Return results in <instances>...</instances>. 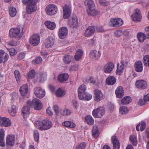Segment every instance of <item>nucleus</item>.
<instances>
[{
	"mask_svg": "<svg viewBox=\"0 0 149 149\" xmlns=\"http://www.w3.org/2000/svg\"><path fill=\"white\" fill-rule=\"evenodd\" d=\"M37 0H23L22 2L26 5V11L29 14H31L35 12L37 10L36 4Z\"/></svg>",
	"mask_w": 149,
	"mask_h": 149,
	"instance_id": "obj_1",
	"label": "nucleus"
},
{
	"mask_svg": "<svg viewBox=\"0 0 149 149\" xmlns=\"http://www.w3.org/2000/svg\"><path fill=\"white\" fill-rule=\"evenodd\" d=\"M52 125V123L48 120L38 122L36 125L37 127L41 131L47 130L50 128Z\"/></svg>",
	"mask_w": 149,
	"mask_h": 149,
	"instance_id": "obj_2",
	"label": "nucleus"
},
{
	"mask_svg": "<svg viewBox=\"0 0 149 149\" xmlns=\"http://www.w3.org/2000/svg\"><path fill=\"white\" fill-rule=\"evenodd\" d=\"M28 105L31 107H33L36 110H40L42 107V104L40 101L38 99H33L32 101L29 100L27 102Z\"/></svg>",
	"mask_w": 149,
	"mask_h": 149,
	"instance_id": "obj_3",
	"label": "nucleus"
},
{
	"mask_svg": "<svg viewBox=\"0 0 149 149\" xmlns=\"http://www.w3.org/2000/svg\"><path fill=\"white\" fill-rule=\"evenodd\" d=\"M22 32L20 33V29L18 28L11 29L9 31V35L12 38H20L22 37Z\"/></svg>",
	"mask_w": 149,
	"mask_h": 149,
	"instance_id": "obj_4",
	"label": "nucleus"
},
{
	"mask_svg": "<svg viewBox=\"0 0 149 149\" xmlns=\"http://www.w3.org/2000/svg\"><path fill=\"white\" fill-rule=\"evenodd\" d=\"M105 113V109L104 107H100L94 109L92 111L93 116L95 118H100L102 117Z\"/></svg>",
	"mask_w": 149,
	"mask_h": 149,
	"instance_id": "obj_5",
	"label": "nucleus"
},
{
	"mask_svg": "<svg viewBox=\"0 0 149 149\" xmlns=\"http://www.w3.org/2000/svg\"><path fill=\"white\" fill-rule=\"evenodd\" d=\"M123 23V20L120 18H111L109 23V25L110 26L118 27L122 25Z\"/></svg>",
	"mask_w": 149,
	"mask_h": 149,
	"instance_id": "obj_6",
	"label": "nucleus"
},
{
	"mask_svg": "<svg viewBox=\"0 0 149 149\" xmlns=\"http://www.w3.org/2000/svg\"><path fill=\"white\" fill-rule=\"evenodd\" d=\"M57 11V7L54 4H50L46 8V12L47 15H52L56 14Z\"/></svg>",
	"mask_w": 149,
	"mask_h": 149,
	"instance_id": "obj_7",
	"label": "nucleus"
},
{
	"mask_svg": "<svg viewBox=\"0 0 149 149\" xmlns=\"http://www.w3.org/2000/svg\"><path fill=\"white\" fill-rule=\"evenodd\" d=\"M40 37L38 34L32 35L29 40L30 43L33 46H36L40 43Z\"/></svg>",
	"mask_w": 149,
	"mask_h": 149,
	"instance_id": "obj_8",
	"label": "nucleus"
},
{
	"mask_svg": "<svg viewBox=\"0 0 149 149\" xmlns=\"http://www.w3.org/2000/svg\"><path fill=\"white\" fill-rule=\"evenodd\" d=\"M34 90V94L37 97L41 98L44 96L45 94V91L41 88L36 87Z\"/></svg>",
	"mask_w": 149,
	"mask_h": 149,
	"instance_id": "obj_9",
	"label": "nucleus"
},
{
	"mask_svg": "<svg viewBox=\"0 0 149 149\" xmlns=\"http://www.w3.org/2000/svg\"><path fill=\"white\" fill-rule=\"evenodd\" d=\"M140 13L141 11L139 9H136L135 13L131 16L133 21L137 22L141 21V16Z\"/></svg>",
	"mask_w": 149,
	"mask_h": 149,
	"instance_id": "obj_10",
	"label": "nucleus"
},
{
	"mask_svg": "<svg viewBox=\"0 0 149 149\" xmlns=\"http://www.w3.org/2000/svg\"><path fill=\"white\" fill-rule=\"evenodd\" d=\"M63 17L65 19L68 18L71 14V9L69 6L65 4L63 8Z\"/></svg>",
	"mask_w": 149,
	"mask_h": 149,
	"instance_id": "obj_11",
	"label": "nucleus"
},
{
	"mask_svg": "<svg viewBox=\"0 0 149 149\" xmlns=\"http://www.w3.org/2000/svg\"><path fill=\"white\" fill-rule=\"evenodd\" d=\"M6 147L9 146H12L14 145L15 142V137L13 135H8L6 139Z\"/></svg>",
	"mask_w": 149,
	"mask_h": 149,
	"instance_id": "obj_12",
	"label": "nucleus"
},
{
	"mask_svg": "<svg viewBox=\"0 0 149 149\" xmlns=\"http://www.w3.org/2000/svg\"><path fill=\"white\" fill-rule=\"evenodd\" d=\"M68 33L67 27H63L60 28L59 30L58 36L60 38L64 39Z\"/></svg>",
	"mask_w": 149,
	"mask_h": 149,
	"instance_id": "obj_13",
	"label": "nucleus"
},
{
	"mask_svg": "<svg viewBox=\"0 0 149 149\" xmlns=\"http://www.w3.org/2000/svg\"><path fill=\"white\" fill-rule=\"evenodd\" d=\"M11 124V122L9 119L0 117V126L7 127L10 125Z\"/></svg>",
	"mask_w": 149,
	"mask_h": 149,
	"instance_id": "obj_14",
	"label": "nucleus"
},
{
	"mask_svg": "<svg viewBox=\"0 0 149 149\" xmlns=\"http://www.w3.org/2000/svg\"><path fill=\"white\" fill-rule=\"evenodd\" d=\"M94 99L96 101H100L103 97V94L101 91L98 89L95 90L94 91Z\"/></svg>",
	"mask_w": 149,
	"mask_h": 149,
	"instance_id": "obj_15",
	"label": "nucleus"
},
{
	"mask_svg": "<svg viewBox=\"0 0 149 149\" xmlns=\"http://www.w3.org/2000/svg\"><path fill=\"white\" fill-rule=\"evenodd\" d=\"M100 55L101 53L99 51L92 50L90 52L89 56L91 59H97L100 58Z\"/></svg>",
	"mask_w": 149,
	"mask_h": 149,
	"instance_id": "obj_16",
	"label": "nucleus"
},
{
	"mask_svg": "<svg viewBox=\"0 0 149 149\" xmlns=\"http://www.w3.org/2000/svg\"><path fill=\"white\" fill-rule=\"evenodd\" d=\"M114 65L113 63L111 62L107 63L104 68V72L107 73H110L114 68Z\"/></svg>",
	"mask_w": 149,
	"mask_h": 149,
	"instance_id": "obj_17",
	"label": "nucleus"
},
{
	"mask_svg": "<svg viewBox=\"0 0 149 149\" xmlns=\"http://www.w3.org/2000/svg\"><path fill=\"white\" fill-rule=\"evenodd\" d=\"M54 39L52 37H50L47 38L44 43L45 47L48 48L52 47L54 45Z\"/></svg>",
	"mask_w": 149,
	"mask_h": 149,
	"instance_id": "obj_18",
	"label": "nucleus"
},
{
	"mask_svg": "<svg viewBox=\"0 0 149 149\" xmlns=\"http://www.w3.org/2000/svg\"><path fill=\"white\" fill-rule=\"evenodd\" d=\"M111 141L113 144V149H119L120 144L117 137L113 136L111 137Z\"/></svg>",
	"mask_w": 149,
	"mask_h": 149,
	"instance_id": "obj_19",
	"label": "nucleus"
},
{
	"mask_svg": "<svg viewBox=\"0 0 149 149\" xmlns=\"http://www.w3.org/2000/svg\"><path fill=\"white\" fill-rule=\"evenodd\" d=\"M136 87L141 89H145L147 87L146 82L143 80H139L137 81L136 82Z\"/></svg>",
	"mask_w": 149,
	"mask_h": 149,
	"instance_id": "obj_20",
	"label": "nucleus"
},
{
	"mask_svg": "<svg viewBox=\"0 0 149 149\" xmlns=\"http://www.w3.org/2000/svg\"><path fill=\"white\" fill-rule=\"evenodd\" d=\"M19 92L22 96L26 97L27 96L28 92V86L26 84L22 85L20 88Z\"/></svg>",
	"mask_w": 149,
	"mask_h": 149,
	"instance_id": "obj_21",
	"label": "nucleus"
},
{
	"mask_svg": "<svg viewBox=\"0 0 149 149\" xmlns=\"http://www.w3.org/2000/svg\"><path fill=\"white\" fill-rule=\"evenodd\" d=\"M95 29L94 27L90 26L86 29L85 35L86 37H90L92 36L95 32Z\"/></svg>",
	"mask_w": 149,
	"mask_h": 149,
	"instance_id": "obj_22",
	"label": "nucleus"
},
{
	"mask_svg": "<svg viewBox=\"0 0 149 149\" xmlns=\"http://www.w3.org/2000/svg\"><path fill=\"white\" fill-rule=\"evenodd\" d=\"M8 55L2 50H0V63H5L6 62L8 58Z\"/></svg>",
	"mask_w": 149,
	"mask_h": 149,
	"instance_id": "obj_23",
	"label": "nucleus"
},
{
	"mask_svg": "<svg viewBox=\"0 0 149 149\" xmlns=\"http://www.w3.org/2000/svg\"><path fill=\"white\" fill-rule=\"evenodd\" d=\"M31 107L28 105L27 104V105L24 106L22 108V115L24 118H26L28 114L30 113L29 111L30 110Z\"/></svg>",
	"mask_w": 149,
	"mask_h": 149,
	"instance_id": "obj_24",
	"label": "nucleus"
},
{
	"mask_svg": "<svg viewBox=\"0 0 149 149\" xmlns=\"http://www.w3.org/2000/svg\"><path fill=\"white\" fill-rule=\"evenodd\" d=\"M124 93L123 88L121 86L118 87L115 91L116 96L118 98H121L123 96Z\"/></svg>",
	"mask_w": 149,
	"mask_h": 149,
	"instance_id": "obj_25",
	"label": "nucleus"
},
{
	"mask_svg": "<svg viewBox=\"0 0 149 149\" xmlns=\"http://www.w3.org/2000/svg\"><path fill=\"white\" fill-rule=\"evenodd\" d=\"M78 21L76 16L72 17V21L69 23V25L71 28L74 29L77 27L78 25Z\"/></svg>",
	"mask_w": 149,
	"mask_h": 149,
	"instance_id": "obj_26",
	"label": "nucleus"
},
{
	"mask_svg": "<svg viewBox=\"0 0 149 149\" xmlns=\"http://www.w3.org/2000/svg\"><path fill=\"white\" fill-rule=\"evenodd\" d=\"M5 136V131L3 129H1L0 130V146H4L5 145L4 142V137Z\"/></svg>",
	"mask_w": 149,
	"mask_h": 149,
	"instance_id": "obj_27",
	"label": "nucleus"
},
{
	"mask_svg": "<svg viewBox=\"0 0 149 149\" xmlns=\"http://www.w3.org/2000/svg\"><path fill=\"white\" fill-rule=\"evenodd\" d=\"M106 82L108 85H113L116 82V79L113 76L109 77L106 79Z\"/></svg>",
	"mask_w": 149,
	"mask_h": 149,
	"instance_id": "obj_28",
	"label": "nucleus"
},
{
	"mask_svg": "<svg viewBox=\"0 0 149 149\" xmlns=\"http://www.w3.org/2000/svg\"><path fill=\"white\" fill-rule=\"evenodd\" d=\"M121 65L119 67V64H118L117 66V69L116 71V74L118 75H120L122 73L124 68V63L121 61Z\"/></svg>",
	"mask_w": 149,
	"mask_h": 149,
	"instance_id": "obj_29",
	"label": "nucleus"
},
{
	"mask_svg": "<svg viewBox=\"0 0 149 149\" xmlns=\"http://www.w3.org/2000/svg\"><path fill=\"white\" fill-rule=\"evenodd\" d=\"M86 11L88 15L92 16L96 15L99 13L98 11L95 9L94 7L91 9H87Z\"/></svg>",
	"mask_w": 149,
	"mask_h": 149,
	"instance_id": "obj_30",
	"label": "nucleus"
},
{
	"mask_svg": "<svg viewBox=\"0 0 149 149\" xmlns=\"http://www.w3.org/2000/svg\"><path fill=\"white\" fill-rule=\"evenodd\" d=\"M135 70L137 72H141L143 70V65L141 61H137L135 63Z\"/></svg>",
	"mask_w": 149,
	"mask_h": 149,
	"instance_id": "obj_31",
	"label": "nucleus"
},
{
	"mask_svg": "<svg viewBox=\"0 0 149 149\" xmlns=\"http://www.w3.org/2000/svg\"><path fill=\"white\" fill-rule=\"evenodd\" d=\"M45 24L48 29L51 30H53L56 27L55 23L49 21H46Z\"/></svg>",
	"mask_w": 149,
	"mask_h": 149,
	"instance_id": "obj_32",
	"label": "nucleus"
},
{
	"mask_svg": "<svg viewBox=\"0 0 149 149\" xmlns=\"http://www.w3.org/2000/svg\"><path fill=\"white\" fill-rule=\"evenodd\" d=\"M146 33L145 34L142 32H140L137 34V37L139 41L142 42L146 39Z\"/></svg>",
	"mask_w": 149,
	"mask_h": 149,
	"instance_id": "obj_33",
	"label": "nucleus"
},
{
	"mask_svg": "<svg viewBox=\"0 0 149 149\" xmlns=\"http://www.w3.org/2000/svg\"><path fill=\"white\" fill-rule=\"evenodd\" d=\"M69 77L68 74L64 73L59 75L58 79L61 81H63L67 80L68 79Z\"/></svg>",
	"mask_w": 149,
	"mask_h": 149,
	"instance_id": "obj_34",
	"label": "nucleus"
},
{
	"mask_svg": "<svg viewBox=\"0 0 149 149\" xmlns=\"http://www.w3.org/2000/svg\"><path fill=\"white\" fill-rule=\"evenodd\" d=\"M86 86L84 85H82L79 87L78 90L79 97L82 95L83 93L86 92Z\"/></svg>",
	"mask_w": 149,
	"mask_h": 149,
	"instance_id": "obj_35",
	"label": "nucleus"
},
{
	"mask_svg": "<svg viewBox=\"0 0 149 149\" xmlns=\"http://www.w3.org/2000/svg\"><path fill=\"white\" fill-rule=\"evenodd\" d=\"M84 3L85 5L88 8V9L94 7V3L92 0H86L84 1Z\"/></svg>",
	"mask_w": 149,
	"mask_h": 149,
	"instance_id": "obj_36",
	"label": "nucleus"
},
{
	"mask_svg": "<svg viewBox=\"0 0 149 149\" xmlns=\"http://www.w3.org/2000/svg\"><path fill=\"white\" fill-rule=\"evenodd\" d=\"M83 52L82 50L80 49H78L77 51L76 54L74 56L75 59L77 61L80 59L82 56Z\"/></svg>",
	"mask_w": 149,
	"mask_h": 149,
	"instance_id": "obj_37",
	"label": "nucleus"
},
{
	"mask_svg": "<svg viewBox=\"0 0 149 149\" xmlns=\"http://www.w3.org/2000/svg\"><path fill=\"white\" fill-rule=\"evenodd\" d=\"M92 135L94 137H97L99 135L98 126L95 125L93 126L92 131Z\"/></svg>",
	"mask_w": 149,
	"mask_h": 149,
	"instance_id": "obj_38",
	"label": "nucleus"
},
{
	"mask_svg": "<svg viewBox=\"0 0 149 149\" xmlns=\"http://www.w3.org/2000/svg\"><path fill=\"white\" fill-rule=\"evenodd\" d=\"M9 113L13 116H15L17 112L16 107L15 106L12 105L11 107L8 109Z\"/></svg>",
	"mask_w": 149,
	"mask_h": 149,
	"instance_id": "obj_39",
	"label": "nucleus"
},
{
	"mask_svg": "<svg viewBox=\"0 0 149 149\" xmlns=\"http://www.w3.org/2000/svg\"><path fill=\"white\" fill-rule=\"evenodd\" d=\"M131 98L129 96H126L122 99L121 101V103L123 104H127L131 101Z\"/></svg>",
	"mask_w": 149,
	"mask_h": 149,
	"instance_id": "obj_40",
	"label": "nucleus"
},
{
	"mask_svg": "<svg viewBox=\"0 0 149 149\" xmlns=\"http://www.w3.org/2000/svg\"><path fill=\"white\" fill-rule=\"evenodd\" d=\"M85 97H84L82 95L79 97V99L81 100H90L92 97V95L86 92L85 93Z\"/></svg>",
	"mask_w": 149,
	"mask_h": 149,
	"instance_id": "obj_41",
	"label": "nucleus"
},
{
	"mask_svg": "<svg viewBox=\"0 0 149 149\" xmlns=\"http://www.w3.org/2000/svg\"><path fill=\"white\" fill-rule=\"evenodd\" d=\"M85 120L88 124L90 125H93L94 123V120L92 117L90 115L86 116Z\"/></svg>",
	"mask_w": 149,
	"mask_h": 149,
	"instance_id": "obj_42",
	"label": "nucleus"
},
{
	"mask_svg": "<svg viewBox=\"0 0 149 149\" xmlns=\"http://www.w3.org/2000/svg\"><path fill=\"white\" fill-rule=\"evenodd\" d=\"M143 62L145 66L149 67V55H146L143 57Z\"/></svg>",
	"mask_w": 149,
	"mask_h": 149,
	"instance_id": "obj_43",
	"label": "nucleus"
},
{
	"mask_svg": "<svg viewBox=\"0 0 149 149\" xmlns=\"http://www.w3.org/2000/svg\"><path fill=\"white\" fill-rule=\"evenodd\" d=\"M72 56L70 55H65L63 56V60L66 64L69 63L71 61Z\"/></svg>",
	"mask_w": 149,
	"mask_h": 149,
	"instance_id": "obj_44",
	"label": "nucleus"
},
{
	"mask_svg": "<svg viewBox=\"0 0 149 149\" xmlns=\"http://www.w3.org/2000/svg\"><path fill=\"white\" fill-rule=\"evenodd\" d=\"M140 127V130L141 131H143L145 128L146 123L144 122H142L141 123H139L137 125L136 127V130L138 131H139V127Z\"/></svg>",
	"mask_w": 149,
	"mask_h": 149,
	"instance_id": "obj_45",
	"label": "nucleus"
},
{
	"mask_svg": "<svg viewBox=\"0 0 149 149\" xmlns=\"http://www.w3.org/2000/svg\"><path fill=\"white\" fill-rule=\"evenodd\" d=\"M63 124L65 127L72 128L74 127L75 126V124L69 121L65 122Z\"/></svg>",
	"mask_w": 149,
	"mask_h": 149,
	"instance_id": "obj_46",
	"label": "nucleus"
},
{
	"mask_svg": "<svg viewBox=\"0 0 149 149\" xmlns=\"http://www.w3.org/2000/svg\"><path fill=\"white\" fill-rule=\"evenodd\" d=\"M130 139L133 146H136L137 145L138 141L137 139L135 136L134 135L130 136Z\"/></svg>",
	"mask_w": 149,
	"mask_h": 149,
	"instance_id": "obj_47",
	"label": "nucleus"
},
{
	"mask_svg": "<svg viewBox=\"0 0 149 149\" xmlns=\"http://www.w3.org/2000/svg\"><path fill=\"white\" fill-rule=\"evenodd\" d=\"M9 13L10 16L12 17H14L16 14L17 11L15 8L10 7L9 9Z\"/></svg>",
	"mask_w": 149,
	"mask_h": 149,
	"instance_id": "obj_48",
	"label": "nucleus"
},
{
	"mask_svg": "<svg viewBox=\"0 0 149 149\" xmlns=\"http://www.w3.org/2000/svg\"><path fill=\"white\" fill-rule=\"evenodd\" d=\"M56 94L58 97H62L65 95V93L64 91L59 88L56 92Z\"/></svg>",
	"mask_w": 149,
	"mask_h": 149,
	"instance_id": "obj_49",
	"label": "nucleus"
},
{
	"mask_svg": "<svg viewBox=\"0 0 149 149\" xmlns=\"http://www.w3.org/2000/svg\"><path fill=\"white\" fill-rule=\"evenodd\" d=\"M119 110L121 114H125L128 112V110L126 107L122 106L120 107Z\"/></svg>",
	"mask_w": 149,
	"mask_h": 149,
	"instance_id": "obj_50",
	"label": "nucleus"
},
{
	"mask_svg": "<svg viewBox=\"0 0 149 149\" xmlns=\"http://www.w3.org/2000/svg\"><path fill=\"white\" fill-rule=\"evenodd\" d=\"M14 74L17 82L18 83H19L21 77L19 72L18 70H15V71Z\"/></svg>",
	"mask_w": 149,
	"mask_h": 149,
	"instance_id": "obj_51",
	"label": "nucleus"
},
{
	"mask_svg": "<svg viewBox=\"0 0 149 149\" xmlns=\"http://www.w3.org/2000/svg\"><path fill=\"white\" fill-rule=\"evenodd\" d=\"M42 61V59L40 56L36 57L32 61V63L33 64H36L40 63Z\"/></svg>",
	"mask_w": 149,
	"mask_h": 149,
	"instance_id": "obj_52",
	"label": "nucleus"
},
{
	"mask_svg": "<svg viewBox=\"0 0 149 149\" xmlns=\"http://www.w3.org/2000/svg\"><path fill=\"white\" fill-rule=\"evenodd\" d=\"M35 73V71L32 70L29 72L28 74V79H32L34 77Z\"/></svg>",
	"mask_w": 149,
	"mask_h": 149,
	"instance_id": "obj_53",
	"label": "nucleus"
},
{
	"mask_svg": "<svg viewBox=\"0 0 149 149\" xmlns=\"http://www.w3.org/2000/svg\"><path fill=\"white\" fill-rule=\"evenodd\" d=\"M34 137L35 140L37 141L39 140V134L38 130H35L33 132Z\"/></svg>",
	"mask_w": 149,
	"mask_h": 149,
	"instance_id": "obj_54",
	"label": "nucleus"
},
{
	"mask_svg": "<svg viewBox=\"0 0 149 149\" xmlns=\"http://www.w3.org/2000/svg\"><path fill=\"white\" fill-rule=\"evenodd\" d=\"M86 144L85 142H82L76 147L77 149H85Z\"/></svg>",
	"mask_w": 149,
	"mask_h": 149,
	"instance_id": "obj_55",
	"label": "nucleus"
},
{
	"mask_svg": "<svg viewBox=\"0 0 149 149\" xmlns=\"http://www.w3.org/2000/svg\"><path fill=\"white\" fill-rule=\"evenodd\" d=\"M71 111L68 109H64L61 112L62 114L64 116H68L70 114Z\"/></svg>",
	"mask_w": 149,
	"mask_h": 149,
	"instance_id": "obj_56",
	"label": "nucleus"
},
{
	"mask_svg": "<svg viewBox=\"0 0 149 149\" xmlns=\"http://www.w3.org/2000/svg\"><path fill=\"white\" fill-rule=\"evenodd\" d=\"M46 79V75L45 74H40V81L41 82H43Z\"/></svg>",
	"mask_w": 149,
	"mask_h": 149,
	"instance_id": "obj_57",
	"label": "nucleus"
},
{
	"mask_svg": "<svg viewBox=\"0 0 149 149\" xmlns=\"http://www.w3.org/2000/svg\"><path fill=\"white\" fill-rule=\"evenodd\" d=\"M12 97L11 100L12 101H14L17 99L18 95L17 93H13L12 94Z\"/></svg>",
	"mask_w": 149,
	"mask_h": 149,
	"instance_id": "obj_58",
	"label": "nucleus"
},
{
	"mask_svg": "<svg viewBox=\"0 0 149 149\" xmlns=\"http://www.w3.org/2000/svg\"><path fill=\"white\" fill-rule=\"evenodd\" d=\"M8 51L11 56H13L16 54L15 49L13 48L8 49Z\"/></svg>",
	"mask_w": 149,
	"mask_h": 149,
	"instance_id": "obj_59",
	"label": "nucleus"
},
{
	"mask_svg": "<svg viewBox=\"0 0 149 149\" xmlns=\"http://www.w3.org/2000/svg\"><path fill=\"white\" fill-rule=\"evenodd\" d=\"M107 108L110 110H112L114 109V105L111 102H109L107 105Z\"/></svg>",
	"mask_w": 149,
	"mask_h": 149,
	"instance_id": "obj_60",
	"label": "nucleus"
},
{
	"mask_svg": "<svg viewBox=\"0 0 149 149\" xmlns=\"http://www.w3.org/2000/svg\"><path fill=\"white\" fill-rule=\"evenodd\" d=\"M115 36L117 37H120L122 34L123 33L122 31L120 30H118L114 32Z\"/></svg>",
	"mask_w": 149,
	"mask_h": 149,
	"instance_id": "obj_61",
	"label": "nucleus"
},
{
	"mask_svg": "<svg viewBox=\"0 0 149 149\" xmlns=\"http://www.w3.org/2000/svg\"><path fill=\"white\" fill-rule=\"evenodd\" d=\"M72 104L75 109H77L78 108V102L77 101L75 100H72Z\"/></svg>",
	"mask_w": 149,
	"mask_h": 149,
	"instance_id": "obj_62",
	"label": "nucleus"
},
{
	"mask_svg": "<svg viewBox=\"0 0 149 149\" xmlns=\"http://www.w3.org/2000/svg\"><path fill=\"white\" fill-rule=\"evenodd\" d=\"M53 109L55 113L57 115L59 111V107L57 105H54L53 107Z\"/></svg>",
	"mask_w": 149,
	"mask_h": 149,
	"instance_id": "obj_63",
	"label": "nucleus"
},
{
	"mask_svg": "<svg viewBox=\"0 0 149 149\" xmlns=\"http://www.w3.org/2000/svg\"><path fill=\"white\" fill-rule=\"evenodd\" d=\"M78 69V66L77 65H75L72 66L70 68V70H77Z\"/></svg>",
	"mask_w": 149,
	"mask_h": 149,
	"instance_id": "obj_64",
	"label": "nucleus"
}]
</instances>
